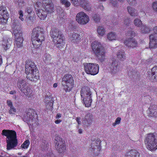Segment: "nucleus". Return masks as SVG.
<instances>
[{
  "label": "nucleus",
  "mask_w": 157,
  "mask_h": 157,
  "mask_svg": "<svg viewBox=\"0 0 157 157\" xmlns=\"http://www.w3.org/2000/svg\"><path fill=\"white\" fill-rule=\"evenodd\" d=\"M127 2L129 3V4L131 5L134 6L137 4V2L136 0H127Z\"/></svg>",
  "instance_id": "obj_46"
},
{
  "label": "nucleus",
  "mask_w": 157,
  "mask_h": 157,
  "mask_svg": "<svg viewBox=\"0 0 157 157\" xmlns=\"http://www.w3.org/2000/svg\"><path fill=\"white\" fill-rule=\"evenodd\" d=\"M72 3L74 5H77L78 1V0H70Z\"/></svg>",
  "instance_id": "obj_53"
},
{
  "label": "nucleus",
  "mask_w": 157,
  "mask_h": 157,
  "mask_svg": "<svg viewBox=\"0 0 157 157\" xmlns=\"http://www.w3.org/2000/svg\"><path fill=\"white\" fill-rule=\"evenodd\" d=\"M70 39L73 43H76L79 42L80 40V35L77 33H74L70 37Z\"/></svg>",
  "instance_id": "obj_27"
},
{
  "label": "nucleus",
  "mask_w": 157,
  "mask_h": 157,
  "mask_svg": "<svg viewBox=\"0 0 157 157\" xmlns=\"http://www.w3.org/2000/svg\"><path fill=\"white\" fill-rule=\"evenodd\" d=\"M105 29L103 26H100L98 27L97 32L99 35L103 36L105 34Z\"/></svg>",
  "instance_id": "obj_32"
},
{
  "label": "nucleus",
  "mask_w": 157,
  "mask_h": 157,
  "mask_svg": "<svg viewBox=\"0 0 157 157\" xmlns=\"http://www.w3.org/2000/svg\"><path fill=\"white\" fill-rule=\"evenodd\" d=\"M134 25L138 27H140L142 24V21L141 20L138 18H136L133 21Z\"/></svg>",
  "instance_id": "obj_37"
},
{
  "label": "nucleus",
  "mask_w": 157,
  "mask_h": 157,
  "mask_svg": "<svg viewBox=\"0 0 157 157\" xmlns=\"http://www.w3.org/2000/svg\"><path fill=\"white\" fill-rule=\"evenodd\" d=\"M19 13L20 15V16L19 17V18L21 20V21H23L24 19L22 17L23 16L22 11L21 10H20L19 11Z\"/></svg>",
  "instance_id": "obj_49"
},
{
  "label": "nucleus",
  "mask_w": 157,
  "mask_h": 157,
  "mask_svg": "<svg viewBox=\"0 0 157 157\" xmlns=\"http://www.w3.org/2000/svg\"><path fill=\"white\" fill-rule=\"evenodd\" d=\"M124 25L126 26H128L129 25V24L131 21L130 18L127 17L124 18Z\"/></svg>",
  "instance_id": "obj_39"
},
{
  "label": "nucleus",
  "mask_w": 157,
  "mask_h": 157,
  "mask_svg": "<svg viewBox=\"0 0 157 157\" xmlns=\"http://www.w3.org/2000/svg\"><path fill=\"white\" fill-rule=\"evenodd\" d=\"M74 83L73 78L70 74H66L62 78V88L66 92H69L71 90L73 87Z\"/></svg>",
  "instance_id": "obj_7"
},
{
  "label": "nucleus",
  "mask_w": 157,
  "mask_h": 157,
  "mask_svg": "<svg viewBox=\"0 0 157 157\" xmlns=\"http://www.w3.org/2000/svg\"><path fill=\"white\" fill-rule=\"evenodd\" d=\"M17 84L21 92L25 95H28L29 94L30 89L28 87V85L26 80L21 78L19 80Z\"/></svg>",
  "instance_id": "obj_13"
},
{
  "label": "nucleus",
  "mask_w": 157,
  "mask_h": 157,
  "mask_svg": "<svg viewBox=\"0 0 157 157\" xmlns=\"http://www.w3.org/2000/svg\"><path fill=\"white\" fill-rule=\"evenodd\" d=\"M15 92V91H11L10 92V94H13Z\"/></svg>",
  "instance_id": "obj_61"
},
{
  "label": "nucleus",
  "mask_w": 157,
  "mask_h": 157,
  "mask_svg": "<svg viewBox=\"0 0 157 157\" xmlns=\"http://www.w3.org/2000/svg\"><path fill=\"white\" fill-rule=\"evenodd\" d=\"M78 132L79 134H81L82 132V130L81 129H78Z\"/></svg>",
  "instance_id": "obj_60"
},
{
  "label": "nucleus",
  "mask_w": 157,
  "mask_h": 157,
  "mask_svg": "<svg viewBox=\"0 0 157 157\" xmlns=\"http://www.w3.org/2000/svg\"><path fill=\"white\" fill-rule=\"evenodd\" d=\"M117 58L120 60L123 61L125 59L126 56L124 51L121 50L117 53Z\"/></svg>",
  "instance_id": "obj_29"
},
{
  "label": "nucleus",
  "mask_w": 157,
  "mask_h": 157,
  "mask_svg": "<svg viewBox=\"0 0 157 157\" xmlns=\"http://www.w3.org/2000/svg\"><path fill=\"white\" fill-rule=\"evenodd\" d=\"M98 8L101 10H104V6L102 5H100L98 6Z\"/></svg>",
  "instance_id": "obj_54"
},
{
  "label": "nucleus",
  "mask_w": 157,
  "mask_h": 157,
  "mask_svg": "<svg viewBox=\"0 0 157 157\" xmlns=\"http://www.w3.org/2000/svg\"><path fill=\"white\" fill-rule=\"evenodd\" d=\"M80 94L85 107H89L90 106L92 102L91 94L90 89L86 86L83 87L80 91Z\"/></svg>",
  "instance_id": "obj_8"
},
{
  "label": "nucleus",
  "mask_w": 157,
  "mask_h": 157,
  "mask_svg": "<svg viewBox=\"0 0 157 157\" xmlns=\"http://www.w3.org/2000/svg\"><path fill=\"white\" fill-rule=\"evenodd\" d=\"M51 59L50 55L49 54L46 53L44 56V61L45 63H48L50 62Z\"/></svg>",
  "instance_id": "obj_36"
},
{
  "label": "nucleus",
  "mask_w": 157,
  "mask_h": 157,
  "mask_svg": "<svg viewBox=\"0 0 157 157\" xmlns=\"http://www.w3.org/2000/svg\"><path fill=\"white\" fill-rule=\"evenodd\" d=\"M144 142L147 148L149 150L153 151L157 149V136L154 134H147Z\"/></svg>",
  "instance_id": "obj_6"
},
{
  "label": "nucleus",
  "mask_w": 157,
  "mask_h": 157,
  "mask_svg": "<svg viewBox=\"0 0 157 157\" xmlns=\"http://www.w3.org/2000/svg\"><path fill=\"white\" fill-rule=\"evenodd\" d=\"M149 47L155 48L157 47V36L154 34H151L149 36Z\"/></svg>",
  "instance_id": "obj_18"
},
{
  "label": "nucleus",
  "mask_w": 157,
  "mask_h": 157,
  "mask_svg": "<svg viewBox=\"0 0 157 157\" xmlns=\"http://www.w3.org/2000/svg\"><path fill=\"white\" fill-rule=\"evenodd\" d=\"M12 27L13 29V33L15 36V38L22 37L21 25L18 20L17 19H14L12 21Z\"/></svg>",
  "instance_id": "obj_10"
},
{
  "label": "nucleus",
  "mask_w": 157,
  "mask_h": 157,
  "mask_svg": "<svg viewBox=\"0 0 157 157\" xmlns=\"http://www.w3.org/2000/svg\"><path fill=\"white\" fill-rule=\"evenodd\" d=\"M91 46L97 59L101 62L104 61L105 59V51L102 44L98 41H95L92 43Z\"/></svg>",
  "instance_id": "obj_4"
},
{
  "label": "nucleus",
  "mask_w": 157,
  "mask_h": 157,
  "mask_svg": "<svg viewBox=\"0 0 157 157\" xmlns=\"http://www.w3.org/2000/svg\"><path fill=\"white\" fill-rule=\"evenodd\" d=\"M126 36H133L135 35V33L132 31H129L127 32L126 33Z\"/></svg>",
  "instance_id": "obj_43"
},
{
  "label": "nucleus",
  "mask_w": 157,
  "mask_h": 157,
  "mask_svg": "<svg viewBox=\"0 0 157 157\" xmlns=\"http://www.w3.org/2000/svg\"><path fill=\"white\" fill-rule=\"evenodd\" d=\"M29 140H26L21 145V147L22 149H27L29 144Z\"/></svg>",
  "instance_id": "obj_38"
},
{
  "label": "nucleus",
  "mask_w": 157,
  "mask_h": 157,
  "mask_svg": "<svg viewBox=\"0 0 157 157\" xmlns=\"http://www.w3.org/2000/svg\"><path fill=\"white\" fill-rule=\"evenodd\" d=\"M128 13L132 16H136L138 15V13L136 10L131 6L127 7Z\"/></svg>",
  "instance_id": "obj_28"
},
{
  "label": "nucleus",
  "mask_w": 157,
  "mask_h": 157,
  "mask_svg": "<svg viewBox=\"0 0 157 157\" xmlns=\"http://www.w3.org/2000/svg\"><path fill=\"white\" fill-rule=\"evenodd\" d=\"M147 112L149 116L157 117V113L153 109H148Z\"/></svg>",
  "instance_id": "obj_35"
},
{
  "label": "nucleus",
  "mask_w": 157,
  "mask_h": 157,
  "mask_svg": "<svg viewBox=\"0 0 157 157\" xmlns=\"http://www.w3.org/2000/svg\"><path fill=\"white\" fill-rule=\"evenodd\" d=\"M153 30L155 33L157 34V26H155L154 27Z\"/></svg>",
  "instance_id": "obj_56"
},
{
  "label": "nucleus",
  "mask_w": 157,
  "mask_h": 157,
  "mask_svg": "<svg viewBox=\"0 0 157 157\" xmlns=\"http://www.w3.org/2000/svg\"><path fill=\"white\" fill-rule=\"evenodd\" d=\"M57 86V84L56 83H55L53 85V87L54 88L56 87Z\"/></svg>",
  "instance_id": "obj_63"
},
{
  "label": "nucleus",
  "mask_w": 157,
  "mask_h": 157,
  "mask_svg": "<svg viewBox=\"0 0 157 157\" xmlns=\"http://www.w3.org/2000/svg\"><path fill=\"white\" fill-rule=\"evenodd\" d=\"M50 35L53 42L57 45V47H62L65 44L63 34L58 29L52 28L50 32Z\"/></svg>",
  "instance_id": "obj_5"
},
{
  "label": "nucleus",
  "mask_w": 157,
  "mask_h": 157,
  "mask_svg": "<svg viewBox=\"0 0 157 157\" xmlns=\"http://www.w3.org/2000/svg\"><path fill=\"white\" fill-rule=\"evenodd\" d=\"M124 44L128 47L134 48L138 45L137 41L133 38H128L125 40Z\"/></svg>",
  "instance_id": "obj_19"
},
{
  "label": "nucleus",
  "mask_w": 157,
  "mask_h": 157,
  "mask_svg": "<svg viewBox=\"0 0 157 157\" xmlns=\"http://www.w3.org/2000/svg\"><path fill=\"white\" fill-rule=\"evenodd\" d=\"M121 121V118L119 117H117L115 120V122L112 124V125L113 126H115L117 124H119L120 123Z\"/></svg>",
  "instance_id": "obj_44"
},
{
  "label": "nucleus",
  "mask_w": 157,
  "mask_h": 157,
  "mask_svg": "<svg viewBox=\"0 0 157 157\" xmlns=\"http://www.w3.org/2000/svg\"><path fill=\"white\" fill-rule=\"evenodd\" d=\"M12 43V39L8 38L7 39H3L2 41L1 44L4 49L6 50L10 48Z\"/></svg>",
  "instance_id": "obj_21"
},
{
  "label": "nucleus",
  "mask_w": 157,
  "mask_h": 157,
  "mask_svg": "<svg viewBox=\"0 0 157 157\" xmlns=\"http://www.w3.org/2000/svg\"><path fill=\"white\" fill-rule=\"evenodd\" d=\"M25 71L27 78L29 80L34 81L39 79V76L38 70L35 63L29 60L26 61Z\"/></svg>",
  "instance_id": "obj_2"
},
{
  "label": "nucleus",
  "mask_w": 157,
  "mask_h": 157,
  "mask_svg": "<svg viewBox=\"0 0 157 157\" xmlns=\"http://www.w3.org/2000/svg\"><path fill=\"white\" fill-rule=\"evenodd\" d=\"M153 7L155 10L157 11V2L153 3Z\"/></svg>",
  "instance_id": "obj_51"
},
{
  "label": "nucleus",
  "mask_w": 157,
  "mask_h": 157,
  "mask_svg": "<svg viewBox=\"0 0 157 157\" xmlns=\"http://www.w3.org/2000/svg\"><path fill=\"white\" fill-rule=\"evenodd\" d=\"M150 79L154 81H157V66H155L152 68L151 72L149 74Z\"/></svg>",
  "instance_id": "obj_23"
},
{
  "label": "nucleus",
  "mask_w": 157,
  "mask_h": 157,
  "mask_svg": "<svg viewBox=\"0 0 157 157\" xmlns=\"http://www.w3.org/2000/svg\"><path fill=\"white\" fill-rule=\"evenodd\" d=\"M9 16L7 11L3 6H0V19H3L4 23H6Z\"/></svg>",
  "instance_id": "obj_20"
},
{
  "label": "nucleus",
  "mask_w": 157,
  "mask_h": 157,
  "mask_svg": "<svg viewBox=\"0 0 157 157\" xmlns=\"http://www.w3.org/2000/svg\"><path fill=\"white\" fill-rule=\"evenodd\" d=\"M41 4V3L40 2H38L36 3V5H40Z\"/></svg>",
  "instance_id": "obj_64"
},
{
  "label": "nucleus",
  "mask_w": 157,
  "mask_h": 157,
  "mask_svg": "<svg viewBox=\"0 0 157 157\" xmlns=\"http://www.w3.org/2000/svg\"><path fill=\"white\" fill-rule=\"evenodd\" d=\"M85 72L87 74L94 75L99 71V66L96 63H87L84 65Z\"/></svg>",
  "instance_id": "obj_9"
},
{
  "label": "nucleus",
  "mask_w": 157,
  "mask_h": 157,
  "mask_svg": "<svg viewBox=\"0 0 157 157\" xmlns=\"http://www.w3.org/2000/svg\"><path fill=\"white\" fill-rule=\"evenodd\" d=\"M32 11V8L31 7H28L26 10V11L29 14H31L33 13Z\"/></svg>",
  "instance_id": "obj_48"
},
{
  "label": "nucleus",
  "mask_w": 157,
  "mask_h": 157,
  "mask_svg": "<svg viewBox=\"0 0 157 157\" xmlns=\"http://www.w3.org/2000/svg\"><path fill=\"white\" fill-rule=\"evenodd\" d=\"M80 6L85 10L89 11L91 10L90 4L86 0H78Z\"/></svg>",
  "instance_id": "obj_22"
},
{
  "label": "nucleus",
  "mask_w": 157,
  "mask_h": 157,
  "mask_svg": "<svg viewBox=\"0 0 157 157\" xmlns=\"http://www.w3.org/2000/svg\"><path fill=\"white\" fill-rule=\"evenodd\" d=\"M140 30L141 33H146L150 32L151 29L148 26L143 25L141 26Z\"/></svg>",
  "instance_id": "obj_34"
},
{
  "label": "nucleus",
  "mask_w": 157,
  "mask_h": 157,
  "mask_svg": "<svg viewBox=\"0 0 157 157\" xmlns=\"http://www.w3.org/2000/svg\"><path fill=\"white\" fill-rule=\"evenodd\" d=\"M107 38L109 40L112 41L116 40L117 37L115 33L110 32L107 34Z\"/></svg>",
  "instance_id": "obj_33"
},
{
  "label": "nucleus",
  "mask_w": 157,
  "mask_h": 157,
  "mask_svg": "<svg viewBox=\"0 0 157 157\" xmlns=\"http://www.w3.org/2000/svg\"><path fill=\"white\" fill-rule=\"evenodd\" d=\"M44 29L39 27L34 28L32 33V43L35 48H39L44 40Z\"/></svg>",
  "instance_id": "obj_1"
},
{
  "label": "nucleus",
  "mask_w": 157,
  "mask_h": 157,
  "mask_svg": "<svg viewBox=\"0 0 157 157\" xmlns=\"http://www.w3.org/2000/svg\"><path fill=\"white\" fill-rule=\"evenodd\" d=\"M44 100L47 108L52 107L53 101L52 96H46Z\"/></svg>",
  "instance_id": "obj_25"
},
{
  "label": "nucleus",
  "mask_w": 157,
  "mask_h": 157,
  "mask_svg": "<svg viewBox=\"0 0 157 157\" xmlns=\"http://www.w3.org/2000/svg\"><path fill=\"white\" fill-rule=\"evenodd\" d=\"M94 117L91 113H87L82 120V123L86 127H88L92 124L93 121Z\"/></svg>",
  "instance_id": "obj_17"
},
{
  "label": "nucleus",
  "mask_w": 157,
  "mask_h": 157,
  "mask_svg": "<svg viewBox=\"0 0 157 157\" xmlns=\"http://www.w3.org/2000/svg\"><path fill=\"white\" fill-rule=\"evenodd\" d=\"M120 63L117 60L111 59L109 61V66L111 74L113 75H116L119 71Z\"/></svg>",
  "instance_id": "obj_14"
},
{
  "label": "nucleus",
  "mask_w": 157,
  "mask_h": 157,
  "mask_svg": "<svg viewBox=\"0 0 157 157\" xmlns=\"http://www.w3.org/2000/svg\"><path fill=\"white\" fill-rule=\"evenodd\" d=\"M80 117H78L76 118V120L77 122L80 121Z\"/></svg>",
  "instance_id": "obj_62"
},
{
  "label": "nucleus",
  "mask_w": 157,
  "mask_h": 157,
  "mask_svg": "<svg viewBox=\"0 0 157 157\" xmlns=\"http://www.w3.org/2000/svg\"><path fill=\"white\" fill-rule=\"evenodd\" d=\"M61 117V114L60 113H57L56 116V118L57 119H59Z\"/></svg>",
  "instance_id": "obj_57"
},
{
  "label": "nucleus",
  "mask_w": 157,
  "mask_h": 157,
  "mask_svg": "<svg viewBox=\"0 0 157 157\" xmlns=\"http://www.w3.org/2000/svg\"><path fill=\"white\" fill-rule=\"evenodd\" d=\"M45 10L48 13H51L54 12V6L51 0H42Z\"/></svg>",
  "instance_id": "obj_16"
},
{
  "label": "nucleus",
  "mask_w": 157,
  "mask_h": 157,
  "mask_svg": "<svg viewBox=\"0 0 157 157\" xmlns=\"http://www.w3.org/2000/svg\"><path fill=\"white\" fill-rule=\"evenodd\" d=\"M68 28L69 29H74L75 28V24L73 21L70 22L68 27Z\"/></svg>",
  "instance_id": "obj_42"
},
{
  "label": "nucleus",
  "mask_w": 157,
  "mask_h": 157,
  "mask_svg": "<svg viewBox=\"0 0 157 157\" xmlns=\"http://www.w3.org/2000/svg\"><path fill=\"white\" fill-rule=\"evenodd\" d=\"M76 20L78 24L82 25L86 24L90 21L88 16L83 12H81L77 14Z\"/></svg>",
  "instance_id": "obj_12"
},
{
  "label": "nucleus",
  "mask_w": 157,
  "mask_h": 157,
  "mask_svg": "<svg viewBox=\"0 0 157 157\" xmlns=\"http://www.w3.org/2000/svg\"><path fill=\"white\" fill-rule=\"evenodd\" d=\"M47 12L43 9H39L36 10V13L41 20H44L47 17Z\"/></svg>",
  "instance_id": "obj_24"
},
{
  "label": "nucleus",
  "mask_w": 157,
  "mask_h": 157,
  "mask_svg": "<svg viewBox=\"0 0 157 157\" xmlns=\"http://www.w3.org/2000/svg\"><path fill=\"white\" fill-rule=\"evenodd\" d=\"M55 147L58 152L62 153L66 149L65 143L62 138L59 137H56L55 140Z\"/></svg>",
  "instance_id": "obj_11"
},
{
  "label": "nucleus",
  "mask_w": 157,
  "mask_h": 157,
  "mask_svg": "<svg viewBox=\"0 0 157 157\" xmlns=\"http://www.w3.org/2000/svg\"><path fill=\"white\" fill-rule=\"evenodd\" d=\"M61 17H59L60 20H61H61H62V21H64L65 20V19L66 17V16L65 15L63 16V17H62V15H61Z\"/></svg>",
  "instance_id": "obj_55"
},
{
  "label": "nucleus",
  "mask_w": 157,
  "mask_h": 157,
  "mask_svg": "<svg viewBox=\"0 0 157 157\" xmlns=\"http://www.w3.org/2000/svg\"><path fill=\"white\" fill-rule=\"evenodd\" d=\"M93 17L94 21L95 22H98L99 21L100 18L99 16H98L97 15L95 14L93 16Z\"/></svg>",
  "instance_id": "obj_45"
},
{
  "label": "nucleus",
  "mask_w": 157,
  "mask_h": 157,
  "mask_svg": "<svg viewBox=\"0 0 157 157\" xmlns=\"http://www.w3.org/2000/svg\"><path fill=\"white\" fill-rule=\"evenodd\" d=\"M18 6L21 7L24 5V2L23 0H19L18 1Z\"/></svg>",
  "instance_id": "obj_47"
},
{
  "label": "nucleus",
  "mask_w": 157,
  "mask_h": 157,
  "mask_svg": "<svg viewBox=\"0 0 157 157\" xmlns=\"http://www.w3.org/2000/svg\"><path fill=\"white\" fill-rule=\"evenodd\" d=\"M16 112V109H10L9 110V112L10 114H14Z\"/></svg>",
  "instance_id": "obj_52"
},
{
  "label": "nucleus",
  "mask_w": 157,
  "mask_h": 157,
  "mask_svg": "<svg viewBox=\"0 0 157 157\" xmlns=\"http://www.w3.org/2000/svg\"><path fill=\"white\" fill-rule=\"evenodd\" d=\"M60 1L62 3L65 5L66 7H68L71 5L70 2L67 0H60Z\"/></svg>",
  "instance_id": "obj_40"
},
{
  "label": "nucleus",
  "mask_w": 157,
  "mask_h": 157,
  "mask_svg": "<svg viewBox=\"0 0 157 157\" xmlns=\"http://www.w3.org/2000/svg\"><path fill=\"white\" fill-rule=\"evenodd\" d=\"M61 121L60 120H57L56 121H55V122L56 124H58Z\"/></svg>",
  "instance_id": "obj_58"
},
{
  "label": "nucleus",
  "mask_w": 157,
  "mask_h": 157,
  "mask_svg": "<svg viewBox=\"0 0 157 157\" xmlns=\"http://www.w3.org/2000/svg\"><path fill=\"white\" fill-rule=\"evenodd\" d=\"M110 3L114 7H117L118 6V4L117 0H110Z\"/></svg>",
  "instance_id": "obj_41"
},
{
  "label": "nucleus",
  "mask_w": 157,
  "mask_h": 157,
  "mask_svg": "<svg viewBox=\"0 0 157 157\" xmlns=\"http://www.w3.org/2000/svg\"><path fill=\"white\" fill-rule=\"evenodd\" d=\"M15 42L14 44L15 46L17 48H20L22 46L23 41V37L15 38Z\"/></svg>",
  "instance_id": "obj_30"
},
{
  "label": "nucleus",
  "mask_w": 157,
  "mask_h": 157,
  "mask_svg": "<svg viewBox=\"0 0 157 157\" xmlns=\"http://www.w3.org/2000/svg\"><path fill=\"white\" fill-rule=\"evenodd\" d=\"M2 134L6 136L8 139L6 140L7 149L10 150L14 149L18 144L17 140L16 137V132L14 131L10 130H3Z\"/></svg>",
  "instance_id": "obj_3"
},
{
  "label": "nucleus",
  "mask_w": 157,
  "mask_h": 157,
  "mask_svg": "<svg viewBox=\"0 0 157 157\" xmlns=\"http://www.w3.org/2000/svg\"><path fill=\"white\" fill-rule=\"evenodd\" d=\"M100 140L99 139L92 141L90 150L93 152L95 156L98 155L101 149L100 145Z\"/></svg>",
  "instance_id": "obj_15"
},
{
  "label": "nucleus",
  "mask_w": 157,
  "mask_h": 157,
  "mask_svg": "<svg viewBox=\"0 0 157 157\" xmlns=\"http://www.w3.org/2000/svg\"><path fill=\"white\" fill-rule=\"evenodd\" d=\"M139 153L135 150H132L127 152L125 157H139Z\"/></svg>",
  "instance_id": "obj_26"
},
{
  "label": "nucleus",
  "mask_w": 157,
  "mask_h": 157,
  "mask_svg": "<svg viewBox=\"0 0 157 157\" xmlns=\"http://www.w3.org/2000/svg\"><path fill=\"white\" fill-rule=\"evenodd\" d=\"M28 17L29 18V19L30 20H33V17L32 16H30L29 15H28Z\"/></svg>",
  "instance_id": "obj_59"
},
{
  "label": "nucleus",
  "mask_w": 157,
  "mask_h": 157,
  "mask_svg": "<svg viewBox=\"0 0 157 157\" xmlns=\"http://www.w3.org/2000/svg\"><path fill=\"white\" fill-rule=\"evenodd\" d=\"M7 103L8 106L10 108H12V107L13 106V104L11 101L10 100H7Z\"/></svg>",
  "instance_id": "obj_50"
},
{
  "label": "nucleus",
  "mask_w": 157,
  "mask_h": 157,
  "mask_svg": "<svg viewBox=\"0 0 157 157\" xmlns=\"http://www.w3.org/2000/svg\"><path fill=\"white\" fill-rule=\"evenodd\" d=\"M25 112L27 114L28 117L29 119H32L33 117L34 116L35 111L33 109H26Z\"/></svg>",
  "instance_id": "obj_31"
}]
</instances>
